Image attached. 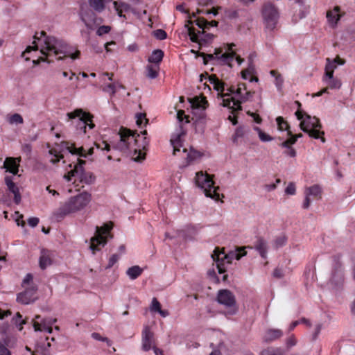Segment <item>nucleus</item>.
Returning a JSON list of instances; mask_svg holds the SVG:
<instances>
[{
	"mask_svg": "<svg viewBox=\"0 0 355 355\" xmlns=\"http://www.w3.org/2000/svg\"><path fill=\"white\" fill-rule=\"evenodd\" d=\"M40 37L44 38L40 47V52L45 55L41 61L51 63L53 60L50 57H54L57 60H63L67 58L71 60L79 58L80 52L74 47L68 44L64 40L54 36H47L45 31L40 33Z\"/></svg>",
	"mask_w": 355,
	"mask_h": 355,
	"instance_id": "obj_1",
	"label": "nucleus"
},
{
	"mask_svg": "<svg viewBox=\"0 0 355 355\" xmlns=\"http://www.w3.org/2000/svg\"><path fill=\"white\" fill-rule=\"evenodd\" d=\"M119 141L116 144V148L120 151L132 154V159L135 162H141L146 158V153L142 150L148 145L146 138L144 139L142 144H139L137 137L139 135L126 128L121 127L119 132Z\"/></svg>",
	"mask_w": 355,
	"mask_h": 355,
	"instance_id": "obj_2",
	"label": "nucleus"
},
{
	"mask_svg": "<svg viewBox=\"0 0 355 355\" xmlns=\"http://www.w3.org/2000/svg\"><path fill=\"white\" fill-rule=\"evenodd\" d=\"M91 199V194L86 191L71 197L62 206L55 211L54 216L59 221L67 215L83 209L89 203Z\"/></svg>",
	"mask_w": 355,
	"mask_h": 355,
	"instance_id": "obj_3",
	"label": "nucleus"
},
{
	"mask_svg": "<svg viewBox=\"0 0 355 355\" xmlns=\"http://www.w3.org/2000/svg\"><path fill=\"white\" fill-rule=\"evenodd\" d=\"M246 253L245 247L239 248L234 251H230L227 254L221 251L219 248H216L211 257L216 263L218 272L222 274L225 272V264L232 263L234 259L239 260L241 257L245 256Z\"/></svg>",
	"mask_w": 355,
	"mask_h": 355,
	"instance_id": "obj_4",
	"label": "nucleus"
},
{
	"mask_svg": "<svg viewBox=\"0 0 355 355\" xmlns=\"http://www.w3.org/2000/svg\"><path fill=\"white\" fill-rule=\"evenodd\" d=\"M191 103L193 107V113L196 116V119L193 123L195 131L196 133L202 135L205 131L207 123L205 110L206 107L205 105L208 103L205 98L200 100L198 97L193 98Z\"/></svg>",
	"mask_w": 355,
	"mask_h": 355,
	"instance_id": "obj_5",
	"label": "nucleus"
},
{
	"mask_svg": "<svg viewBox=\"0 0 355 355\" xmlns=\"http://www.w3.org/2000/svg\"><path fill=\"white\" fill-rule=\"evenodd\" d=\"M67 115L69 119L72 120V123L75 125L76 130L79 134H85L87 126L89 129H92L94 127V124L92 122V115L84 112L82 109H76L71 112L67 113Z\"/></svg>",
	"mask_w": 355,
	"mask_h": 355,
	"instance_id": "obj_6",
	"label": "nucleus"
},
{
	"mask_svg": "<svg viewBox=\"0 0 355 355\" xmlns=\"http://www.w3.org/2000/svg\"><path fill=\"white\" fill-rule=\"evenodd\" d=\"M196 184L203 189L204 193L207 197H209L215 200H218L220 194L217 191L218 187H214V182L211 177L207 173L198 172L196 176Z\"/></svg>",
	"mask_w": 355,
	"mask_h": 355,
	"instance_id": "obj_7",
	"label": "nucleus"
},
{
	"mask_svg": "<svg viewBox=\"0 0 355 355\" xmlns=\"http://www.w3.org/2000/svg\"><path fill=\"white\" fill-rule=\"evenodd\" d=\"M189 19L187 20L184 28L187 31L190 40L193 42L198 43L200 46H207L211 44L214 38V35L211 33H207L203 29L199 31L191 26L190 25H192L193 22L191 19V16L189 15Z\"/></svg>",
	"mask_w": 355,
	"mask_h": 355,
	"instance_id": "obj_8",
	"label": "nucleus"
},
{
	"mask_svg": "<svg viewBox=\"0 0 355 355\" xmlns=\"http://www.w3.org/2000/svg\"><path fill=\"white\" fill-rule=\"evenodd\" d=\"M112 229V223L105 224L102 227H96V235L91 239L89 248L94 254L95 251L99 250L98 246H104L107 241V236Z\"/></svg>",
	"mask_w": 355,
	"mask_h": 355,
	"instance_id": "obj_9",
	"label": "nucleus"
},
{
	"mask_svg": "<svg viewBox=\"0 0 355 355\" xmlns=\"http://www.w3.org/2000/svg\"><path fill=\"white\" fill-rule=\"evenodd\" d=\"M306 118L300 123V128L304 132L309 134L311 137L318 139L321 135H324L323 131H320L322 125L319 119L315 116H311L305 114Z\"/></svg>",
	"mask_w": 355,
	"mask_h": 355,
	"instance_id": "obj_10",
	"label": "nucleus"
},
{
	"mask_svg": "<svg viewBox=\"0 0 355 355\" xmlns=\"http://www.w3.org/2000/svg\"><path fill=\"white\" fill-rule=\"evenodd\" d=\"M262 16L265 28L270 31H273L279 19V13L275 6L270 3L264 4L262 8Z\"/></svg>",
	"mask_w": 355,
	"mask_h": 355,
	"instance_id": "obj_11",
	"label": "nucleus"
},
{
	"mask_svg": "<svg viewBox=\"0 0 355 355\" xmlns=\"http://www.w3.org/2000/svg\"><path fill=\"white\" fill-rule=\"evenodd\" d=\"M217 302L228 309L227 314L230 315H233L238 311L235 296L227 289H223L218 291Z\"/></svg>",
	"mask_w": 355,
	"mask_h": 355,
	"instance_id": "obj_12",
	"label": "nucleus"
},
{
	"mask_svg": "<svg viewBox=\"0 0 355 355\" xmlns=\"http://www.w3.org/2000/svg\"><path fill=\"white\" fill-rule=\"evenodd\" d=\"M222 51L220 49H216L214 54H206L205 53H199V55L203 58L204 64H207L208 61L216 60L220 62L223 64L231 65V62L234 60L236 53L233 51L230 53H225L221 54Z\"/></svg>",
	"mask_w": 355,
	"mask_h": 355,
	"instance_id": "obj_13",
	"label": "nucleus"
},
{
	"mask_svg": "<svg viewBox=\"0 0 355 355\" xmlns=\"http://www.w3.org/2000/svg\"><path fill=\"white\" fill-rule=\"evenodd\" d=\"M85 164V161L78 159V164L74 166L71 175H77L80 182L90 185L95 182L96 177L93 173L84 170L83 165Z\"/></svg>",
	"mask_w": 355,
	"mask_h": 355,
	"instance_id": "obj_14",
	"label": "nucleus"
},
{
	"mask_svg": "<svg viewBox=\"0 0 355 355\" xmlns=\"http://www.w3.org/2000/svg\"><path fill=\"white\" fill-rule=\"evenodd\" d=\"M177 119L179 121V130H178L175 136L171 139V143L173 148V155H175L178 151H180V148L182 147L181 137L185 135V132L182 130V121L184 119H186V122L188 123V116L185 115L183 110H179L177 113Z\"/></svg>",
	"mask_w": 355,
	"mask_h": 355,
	"instance_id": "obj_15",
	"label": "nucleus"
},
{
	"mask_svg": "<svg viewBox=\"0 0 355 355\" xmlns=\"http://www.w3.org/2000/svg\"><path fill=\"white\" fill-rule=\"evenodd\" d=\"M79 15L82 21L89 29H92L95 25L101 23L96 14L89 8H85L83 5L80 6Z\"/></svg>",
	"mask_w": 355,
	"mask_h": 355,
	"instance_id": "obj_16",
	"label": "nucleus"
},
{
	"mask_svg": "<svg viewBox=\"0 0 355 355\" xmlns=\"http://www.w3.org/2000/svg\"><path fill=\"white\" fill-rule=\"evenodd\" d=\"M209 80L210 83L214 85V89L218 92V95L223 98L221 105L223 107H230L232 101L228 98H225L226 96H223V94H225L223 92L225 90L226 84L220 80L216 75L210 76L209 77Z\"/></svg>",
	"mask_w": 355,
	"mask_h": 355,
	"instance_id": "obj_17",
	"label": "nucleus"
},
{
	"mask_svg": "<svg viewBox=\"0 0 355 355\" xmlns=\"http://www.w3.org/2000/svg\"><path fill=\"white\" fill-rule=\"evenodd\" d=\"M37 291V287L35 285L26 288L24 292L17 295V301L22 304H29L34 302L37 299L36 297Z\"/></svg>",
	"mask_w": 355,
	"mask_h": 355,
	"instance_id": "obj_18",
	"label": "nucleus"
},
{
	"mask_svg": "<svg viewBox=\"0 0 355 355\" xmlns=\"http://www.w3.org/2000/svg\"><path fill=\"white\" fill-rule=\"evenodd\" d=\"M41 319V316L39 315H35L33 320V327L35 331H47L49 334H51L52 325L56 322V319H42L41 322L38 320Z\"/></svg>",
	"mask_w": 355,
	"mask_h": 355,
	"instance_id": "obj_19",
	"label": "nucleus"
},
{
	"mask_svg": "<svg viewBox=\"0 0 355 355\" xmlns=\"http://www.w3.org/2000/svg\"><path fill=\"white\" fill-rule=\"evenodd\" d=\"M334 264L333 266L331 277L330 279V281H331V284L338 286L341 285L343 283L344 275H343V272L342 270V266L338 260V257H334Z\"/></svg>",
	"mask_w": 355,
	"mask_h": 355,
	"instance_id": "obj_20",
	"label": "nucleus"
},
{
	"mask_svg": "<svg viewBox=\"0 0 355 355\" xmlns=\"http://www.w3.org/2000/svg\"><path fill=\"white\" fill-rule=\"evenodd\" d=\"M142 345L144 351H149L154 345V334L151 331L148 326L144 327L142 331Z\"/></svg>",
	"mask_w": 355,
	"mask_h": 355,
	"instance_id": "obj_21",
	"label": "nucleus"
},
{
	"mask_svg": "<svg viewBox=\"0 0 355 355\" xmlns=\"http://www.w3.org/2000/svg\"><path fill=\"white\" fill-rule=\"evenodd\" d=\"M62 144L70 153L80 157H87V155H91L94 153V148H90L87 154L83 147L76 148L74 144H70L69 141H64Z\"/></svg>",
	"mask_w": 355,
	"mask_h": 355,
	"instance_id": "obj_22",
	"label": "nucleus"
},
{
	"mask_svg": "<svg viewBox=\"0 0 355 355\" xmlns=\"http://www.w3.org/2000/svg\"><path fill=\"white\" fill-rule=\"evenodd\" d=\"M253 94H254V92L245 90V93H243V96H241L240 99L235 100L234 98H231L230 100H232V104L230 105V107H229V108L232 110V112L236 111V110H242L241 104L246 101H250Z\"/></svg>",
	"mask_w": 355,
	"mask_h": 355,
	"instance_id": "obj_23",
	"label": "nucleus"
},
{
	"mask_svg": "<svg viewBox=\"0 0 355 355\" xmlns=\"http://www.w3.org/2000/svg\"><path fill=\"white\" fill-rule=\"evenodd\" d=\"M5 183L9 190L10 192L14 194V202L18 205L21 202V195L19 191V188L16 186V184L12 181V178L6 176L5 178Z\"/></svg>",
	"mask_w": 355,
	"mask_h": 355,
	"instance_id": "obj_24",
	"label": "nucleus"
},
{
	"mask_svg": "<svg viewBox=\"0 0 355 355\" xmlns=\"http://www.w3.org/2000/svg\"><path fill=\"white\" fill-rule=\"evenodd\" d=\"M340 8L339 6H335L333 10H329L327 12V18L329 25L334 28L338 21L340 19L341 15L339 14Z\"/></svg>",
	"mask_w": 355,
	"mask_h": 355,
	"instance_id": "obj_25",
	"label": "nucleus"
},
{
	"mask_svg": "<svg viewBox=\"0 0 355 355\" xmlns=\"http://www.w3.org/2000/svg\"><path fill=\"white\" fill-rule=\"evenodd\" d=\"M21 158L8 157L6 159L3 166L10 173L16 175L18 173L19 162Z\"/></svg>",
	"mask_w": 355,
	"mask_h": 355,
	"instance_id": "obj_26",
	"label": "nucleus"
},
{
	"mask_svg": "<svg viewBox=\"0 0 355 355\" xmlns=\"http://www.w3.org/2000/svg\"><path fill=\"white\" fill-rule=\"evenodd\" d=\"M254 248L263 259L267 258L268 243L263 238L259 237L254 243Z\"/></svg>",
	"mask_w": 355,
	"mask_h": 355,
	"instance_id": "obj_27",
	"label": "nucleus"
},
{
	"mask_svg": "<svg viewBox=\"0 0 355 355\" xmlns=\"http://www.w3.org/2000/svg\"><path fill=\"white\" fill-rule=\"evenodd\" d=\"M227 93L225 94H223V96H230L232 94L236 95L238 97V99L241 98V96H243L244 92L246 90V85L245 83H240L237 85V87L235 88L234 86H231L227 89Z\"/></svg>",
	"mask_w": 355,
	"mask_h": 355,
	"instance_id": "obj_28",
	"label": "nucleus"
},
{
	"mask_svg": "<svg viewBox=\"0 0 355 355\" xmlns=\"http://www.w3.org/2000/svg\"><path fill=\"white\" fill-rule=\"evenodd\" d=\"M52 259L51 257V252L48 250H41L40 257L39 259V264L41 269L44 270L49 266L51 265Z\"/></svg>",
	"mask_w": 355,
	"mask_h": 355,
	"instance_id": "obj_29",
	"label": "nucleus"
},
{
	"mask_svg": "<svg viewBox=\"0 0 355 355\" xmlns=\"http://www.w3.org/2000/svg\"><path fill=\"white\" fill-rule=\"evenodd\" d=\"M283 336V332L279 329H268L263 338V340L266 343L272 342Z\"/></svg>",
	"mask_w": 355,
	"mask_h": 355,
	"instance_id": "obj_30",
	"label": "nucleus"
},
{
	"mask_svg": "<svg viewBox=\"0 0 355 355\" xmlns=\"http://www.w3.org/2000/svg\"><path fill=\"white\" fill-rule=\"evenodd\" d=\"M183 152L187 153V162L188 164L200 159L202 156V153L193 149V148H191L189 152L184 148Z\"/></svg>",
	"mask_w": 355,
	"mask_h": 355,
	"instance_id": "obj_31",
	"label": "nucleus"
},
{
	"mask_svg": "<svg viewBox=\"0 0 355 355\" xmlns=\"http://www.w3.org/2000/svg\"><path fill=\"white\" fill-rule=\"evenodd\" d=\"M193 23H196V24L201 29H207L209 28L210 26L214 27L218 26V21L213 20L211 21H208L204 18H199L196 19V21H193Z\"/></svg>",
	"mask_w": 355,
	"mask_h": 355,
	"instance_id": "obj_32",
	"label": "nucleus"
},
{
	"mask_svg": "<svg viewBox=\"0 0 355 355\" xmlns=\"http://www.w3.org/2000/svg\"><path fill=\"white\" fill-rule=\"evenodd\" d=\"M143 270H144L139 266H134L129 268L126 270V275L130 279L134 280L138 278L142 274Z\"/></svg>",
	"mask_w": 355,
	"mask_h": 355,
	"instance_id": "obj_33",
	"label": "nucleus"
},
{
	"mask_svg": "<svg viewBox=\"0 0 355 355\" xmlns=\"http://www.w3.org/2000/svg\"><path fill=\"white\" fill-rule=\"evenodd\" d=\"M164 52L160 49L154 50L151 55L148 58V61L150 63L158 64L162 60Z\"/></svg>",
	"mask_w": 355,
	"mask_h": 355,
	"instance_id": "obj_34",
	"label": "nucleus"
},
{
	"mask_svg": "<svg viewBox=\"0 0 355 355\" xmlns=\"http://www.w3.org/2000/svg\"><path fill=\"white\" fill-rule=\"evenodd\" d=\"M270 73L272 76L275 78V84L279 92H281L283 87L284 79L281 74L278 73L275 70H271Z\"/></svg>",
	"mask_w": 355,
	"mask_h": 355,
	"instance_id": "obj_35",
	"label": "nucleus"
},
{
	"mask_svg": "<svg viewBox=\"0 0 355 355\" xmlns=\"http://www.w3.org/2000/svg\"><path fill=\"white\" fill-rule=\"evenodd\" d=\"M89 4L95 11L101 12L105 9L103 0H89Z\"/></svg>",
	"mask_w": 355,
	"mask_h": 355,
	"instance_id": "obj_36",
	"label": "nucleus"
},
{
	"mask_svg": "<svg viewBox=\"0 0 355 355\" xmlns=\"http://www.w3.org/2000/svg\"><path fill=\"white\" fill-rule=\"evenodd\" d=\"M284 351L281 348L268 347L261 352L260 355H284Z\"/></svg>",
	"mask_w": 355,
	"mask_h": 355,
	"instance_id": "obj_37",
	"label": "nucleus"
},
{
	"mask_svg": "<svg viewBox=\"0 0 355 355\" xmlns=\"http://www.w3.org/2000/svg\"><path fill=\"white\" fill-rule=\"evenodd\" d=\"M304 193H307L309 196H312L313 197H318L320 196L321 193V188L320 186L315 184L310 187L306 189Z\"/></svg>",
	"mask_w": 355,
	"mask_h": 355,
	"instance_id": "obj_38",
	"label": "nucleus"
},
{
	"mask_svg": "<svg viewBox=\"0 0 355 355\" xmlns=\"http://www.w3.org/2000/svg\"><path fill=\"white\" fill-rule=\"evenodd\" d=\"M276 121L278 125V129L281 131L286 130L288 132V135H291V132L289 130V126L286 121H284V118L282 116H278L276 119Z\"/></svg>",
	"mask_w": 355,
	"mask_h": 355,
	"instance_id": "obj_39",
	"label": "nucleus"
},
{
	"mask_svg": "<svg viewBox=\"0 0 355 355\" xmlns=\"http://www.w3.org/2000/svg\"><path fill=\"white\" fill-rule=\"evenodd\" d=\"M158 69H159L158 66L147 65V67H146L147 77H148L151 79H154V78H157V76H158Z\"/></svg>",
	"mask_w": 355,
	"mask_h": 355,
	"instance_id": "obj_40",
	"label": "nucleus"
},
{
	"mask_svg": "<svg viewBox=\"0 0 355 355\" xmlns=\"http://www.w3.org/2000/svg\"><path fill=\"white\" fill-rule=\"evenodd\" d=\"M254 129L257 132L259 137L261 141L267 142L273 140V138L271 136L263 132L260 128L254 127Z\"/></svg>",
	"mask_w": 355,
	"mask_h": 355,
	"instance_id": "obj_41",
	"label": "nucleus"
},
{
	"mask_svg": "<svg viewBox=\"0 0 355 355\" xmlns=\"http://www.w3.org/2000/svg\"><path fill=\"white\" fill-rule=\"evenodd\" d=\"M34 42H33V46H28L26 47L25 52H23V54H25V53H29L33 50L37 49L38 46L36 44V41H40L42 37H40V33H35L34 37Z\"/></svg>",
	"mask_w": 355,
	"mask_h": 355,
	"instance_id": "obj_42",
	"label": "nucleus"
},
{
	"mask_svg": "<svg viewBox=\"0 0 355 355\" xmlns=\"http://www.w3.org/2000/svg\"><path fill=\"white\" fill-rule=\"evenodd\" d=\"M329 86V87L331 89H340L341 87V81L338 78H333L329 80H327L326 82Z\"/></svg>",
	"mask_w": 355,
	"mask_h": 355,
	"instance_id": "obj_43",
	"label": "nucleus"
},
{
	"mask_svg": "<svg viewBox=\"0 0 355 355\" xmlns=\"http://www.w3.org/2000/svg\"><path fill=\"white\" fill-rule=\"evenodd\" d=\"M286 241H287V239L284 235L277 236L274 240V244H273L274 247L275 248H277V249L279 248H281V247H282V246L286 245Z\"/></svg>",
	"mask_w": 355,
	"mask_h": 355,
	"instance_id": "obj_44",
	"label": "nucleus"
},
{
	"mask_svg": "<svg viewBox=\"0 0 355 355\" xmlns=\"http://www.w3.org/2000/svg\"><path fill=\"white\" fill-rule=\"evenodd\" d=\"M113 4L114 8H119L124 12H128L131 9L130 6L125 2L114 1Z\"/></svg>",
	"mask_w": 355,
	"mask_h": 355,
	"instance_id": "obj_45",
	"label": "nucleus"
},
{
	"mask_svg": "<svg viewBox=\"0 0 355 355\" xmlns=\"http://www.w3.org/2000/svg\"><path fill=\"white\" fill-rule=\"evenodd\" d=\"M23 118L19 114H14L8 119V122L10 124H21L23 123Z\"/></svg>",
	"mask_w": 355,
	"mask_h": 355,
	"instance_id": "obj_46",
	"label": "nucleus"
},
{
	"mask_svg": "<svg viewBox=\"0 0 355 355\" xmlns=\"http://www.w3.org/2000/svg\"><path fill=\"white\" fill-rule=\"evenodd\" d=\"M103 91L113 96L116 92V85L115 83L109 84L103 88Z\"/></svg>",
	"mask_w": 355,
	"mask_h": 355,
	"instance_id": "obj_47",
	"label": "nucleus"
},
{
	"mask_svg": "<svg viewBox=\"0 0 355 355\" xmlns=\"http://www.w3.org/2000/svg\"><path fill=\"white\" fill-rule=\"evenodd\" d=\"M225 15L227 18L233 19L239 17V10L234 9H226Z\"/></svg>",
	"mask_w": 355,
	"mask_h": 355,
	"instance_id": "obj_48",
	"label": "nucleus"
},
{
	"mask_svg": "<svg viewBox=\"0 0 355 355\" xmlns=\"http://www.w3.org/2000/svg\"><path fill=\"white\" fill-rule=\"evenodd\" d=\"M153 36L159 40H163L166 38L167 34L165 31L162 29H157L153 32Z\"/></svg>",
	"mask_w": 355,
	"mask_h": 355,
	"instance_id": "obj_49",
	"label": "nucleus"
},
{
	"mask_svg": "<svg viewBox=\"0 0 355 355\" xmlns=\"http://www.w3.org/2000/svg\"><path fill=\"white\" fill-rule=\"evenodd\" d=\"M91 336L92 338L96 340L106 342L108 346H111L112 345V341L110 339H108L107 337H102L98 333L94 332L92 334Z\"/></svg>",
	"mask_w": 355,
	"mask_h": 355,
	"instance_id": "obj_50",
	"label": "nucleus"
},
{
	"mask_svg": "<svg viewBox=\"0 0 355 355\" xmlns=\"http://www.w3.org/2000/svg\"><path fill=\"white\" fill-rule=\"evenodd\" d=\"M136 117H137L136 123L139 128L142 127L144 120L145 121V124H146L148 121V120L146 118V114L137 113L136 114Z\"/></svg>",
	"mask_w": 355,
	"mask_h": 355,
	"instance_id": "obj_51",
	"label": "nucleus"
},
{
	"mask_svg": "<svg viewBox=\"0 0 355 355\" xmlns=\"http://www.w3.org/2000/svg\"><path fill=\"white\" fill-rule=\"evenodd\" d=\"M245 135V130L243 127H239L236 129L235 133L233 137V141L236 142L239 138L243 137Z\"/></svg>",
	"mask_w": 355,
	"mask_h": 355,
	"instance_id": "obj_52",
	"label": "nucleus"
},
{
	"mask_svg": "<svg viewBox=\"0 0 355 355\" xmlns=\"http://www.w3.org/2000/svg\"><path fill=\"white\" fill-rule=\"evenodd\" d=\"M6 345H8L6 339L4 340V343H0V355H11L10 351Z\"/></svg>",
	"mask_w": 355,
	"mask_h": 355,
	"instance_id": "obj_53",
	"label": "nucleus"
},
{
	"mask_svg": "<svg viewBox=\"0 0 355 355\" xmlns=\"http://www.w3.org/2000/svg\"><path fill=\"white\" fill-rule=\"evenodd\" d=\"M110 26L103 25L98 27L96 31V34L99 36H101L104 34L108 33L110 31Z\"/></svg>",
	"mask_w": 355,
	"mask_h": 355,
	"instance_id": "obj_54",
	"label": "nucleus"
},
{
	"mask_svg": "<svg viewBox=\"0 0 355 355\" xmlns=\"http://www.w3.org/2000/svg\"><path fill=\"white\" fill-rule=\"evenodd\" d=\"M161 309V304L157 298L154 297L152 300L150 310L154 312H158Z\"/></svg>",
	"mask_w": 355,
	"mask_h": 355,
	"instance_id": "obj_55",
	"label": "nucleus"
},
{
	"mask_svg": "<svg viewBox=\"0 0 355 355\" xmlns=\"http://www.w3.org/2000/svg\"><path fill=\"white\" fill-rule=\"evenodd\" d=\"M119 257L116 254H114L111 256V257L109 259L108 264L106 266V268H112L119 260Z\"/></svg>",
	"mask_w": 355,
	"mask_h": 355,
	"instance_id": "obj_56",
	"label": "nucleus"
},
{
	"mask_svg": "<svg viewBox=\"0 0 355 355\" xmlns=\"http://www.w3.org/2000/svg\"><path fill=\"white\" fill-rule=\"evenodd\" d=\"M12 320L17 326H21L26 323V322L22 320V316L19 313H17L16 316L12 318Z\"/></svg>",
	"mask_w": 355,
	"mask_h": 355,
	"instance_id": "obj_57",
	"label": "nucleus"
},
{
	"mask_svg": "<svg viewBox=\"0 0 355 355\" xmlns=\"http://www.w3.org/2000/svg\"><path fill=\"white\" fill-rule=\"evenodd\" d=\"M285 193L288 195H294L295 193V185L293 182H290L285 189Z\"/></svg>",
	"mask_w": 355,
	"mask_h": 355,
	"instance_id": "obj_58",
	"label": "nucleus"
},
{
	"mask_svg": "<svg viewBox=\"0 0 355 355\" xmlns=\"http://www.w3.org/2000/svg\"><path fill=\"white\" fill-rule=\"evenodd\" d=\"M326 62H327V64L325 66V69H327V70L334 71V69L336 68V67H337L336 64L330 58H327Z\"/></svg>",
	"mask_w": 355,
	"mask_h": 355,
	"instance_id": "obj_59",
	"label": "nucleus"
},
{
	"mask_svg": "<svg viewBox=\"0 0 355 355\" xmlns=\"http://www.w3.org/2000/svg\"><path fill=\"white\" fill-rule=\"evenodd\" d=\"M39 221H40V220L38 218L31 217V218H28V223L31 227H35L38 225Z\"/></svg>",
	"mask_w": 355,
	"mask_h": 355,
	"instance_id": "obj_60",
	"label": "nucleus"
},
{
	"mask_svg": "<svg viewBox=\"0 0 355 355\" xmlns=\"http://www.w3.org/2000/svg\"><path fill=\"white\" fill-rule=\"evenodd\" d=\"M296 343H297V340L293 336H291L290 338H288L286 340V346L288 348L295 346L296 345Z\"/></svg>",
	"mask_w": 355,
	"mask_h": 355,
	"instance_id": "obj_61",
	"label": "nucleus"
},
{
	"mask_svg": "<svg viewBox=\"0 0 355 355\" xmlns=\"http://www.w3.org/2000/svg\"><path fill=\"white\" fill-rule=\"evenodd\" d=\"M273 277L278 279L282 278L284 277L283 270L278 268H275L273 271Z\"/></svg>",
	"mask_w": 355,
	"mask_h": 355,
	"instance_id": "obj_62",
	"label": "nucleus"
},
{
	"mask_svg": "<svg viewBox=\"0 0 355 355\" xmlns=\"http://www.w3.org/2000/svg\"><path fill=\"white\" fill-rule=\"evenodd\" d=\"M33 275L30 273H28L23 280L22 286H25L26 284H29L33 281Z\"/></svg>",
	"mask_w": 355,
	"mask_h": 355,
	"instance_id": "obj_63",
	"label": "nucleus"
},
{
	"mask_svg": "<svg viewBox=\"0 0 355 355\" xmlns=\"http://www.w3.org/2000/svg\"><path fill=\"white\" fill-rule=\"evenodd\" d=\"M305 194V198H304V202L302 204V208L303 209H308L310 206V204H311V200H310V198L307 193H304Z\"/></svg>",
	"mask_w": 355,
	"mask_h": 355,
	"instance_id": "obj_64",
	"label": "nucleus"
}]
</instances>
